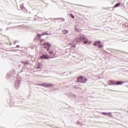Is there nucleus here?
Returning a JSON list of instances; mask_svg holds the SVG:
<instances>
[{
	"instance_id": "obj_1",
	"label": "nucleus",
	"mask_w": 128,
	"mask_h": 128,
	"mask_svg": "<svg viewBox=\"0 0 128 128\" xmlns=\"http://www.w3.org/2000/svg\"><path fill=\"white\" fill-rule=\"evenodd\" d=\"M82 42H84V44H88V38H86V37L84 35H82L80 36H78L68 44L69 46H72V48H76V44Z\"/></svg>"
},
{
	"instance_id": "obj_2",
	"label": "nucleus",
	"mask_w": 128,
	"mask_h": 128,
	"mask_svg": "<svg viewBox=\"0 0 128 128\" xmlns=\"http://www.w3.org/2000/svg\"><path fill=\"white\" fill-rule=\"evenodd\" d=\"M14 72H15L14 71V70H12V72L8 73L6 76L8 80H14V78L18 76V74Z\"/></svg>"
},
{
	"instance_id": "obj_3",
	"label": "nucleus",
	"mask_w": 128,
	"mask_h": 128,
	"mask_svg": "<svg viewBox=\"0 0 128 128\" xmlns=\"http://www.w3.org/2000/svg\"><path fill=\"white\" fill-rule=\"evenodd\" d=\"M42 46H44V48H46L48 52L50 51V46H52V45L48 42L43 43Z\"/></svg>"
},
{
	"instance_id": "obj_4",
	"label": "nucleus",
	"mask_w": 128,
	"mask_h": 128,
	"mask_svg": "<svg viewBox=\"0 0 128 128\" xmlns=\"http://www.w3.org/2000/svg\"><path fill=\"white\" fill-rule=\"evenodd\" d=\"M94 46H98V48H102V42L100 41H96L94 43Z\"/></svg>"
},
{
	"instance_id": "obj_5",
	"label": "nucleus",
	"mask_w": 128,
	"mask_h": 128,
	"mask_svg": "<svg viewBox=\"0 0 128 128\" xmlns=\"http://www.w3.org/2000/svg\"><path fill=\"white\" fill-rule=\"evenodd\" d=\"M52 36L51 34H48L46 32H44L43 34H37V36H38V38H40L41 36Z\"/></svg>"
},
{
	"instance_id": "obj_6",
	"label": "nucleus",
	"mask_w": 128,
	"mask_h": 128,
	"mask_svg": "<svg viewBox=\"0 0 128 128\" xmlns=\"http://www.w3.org/2000/svg\"><path fill=\"white\" fill-rule=\"evenodd\" d=\"M20 80H17L15 82L14 88L16 90H18V88H20Z\"/></svg>"
},
{
	"instance_id": "obj_7",
	"label": "nucleus",
	"mask_w": 128,
	"mask_h": 128,
	"mask_svg": "<svg viewBox=\"0 0 128 128\" xmlns=\"http://www.w3.org/2000/svg\"><path fill=\"white\" fill-rule=\"evenodd\" d=\"M42 86H44L45 88H48L50 86L51 88H52L54 86V85L53 84H48V83H43L42 84Z\"/></svg>"
},
{
	"instance_id": "obj_8",
	"label": "nucleus",
	"mask_w": 128,
	"mask_h": 128,
	"mask_svg": "<svg viewBox=\"0 0 128 128\" xmlns=\"http://www.w3.org/2000/svg\"><path fill=\"white\" fill-rule=\"evenodd\" d=\"M40 58L42 60H50V58H48V56H46L44 54H42L40 56Z\"/></svg>"
},
{
	"instance_id": "obj_9",
	"label": "nucleus",
	"mask_w": 128,
	"mask_h": 128,
	"mask_svg": "<svg viewBox=\"0 0 128 128\" xmlns=\"http://www.w3.org/2000/svg\"><path fill=\"white\" fill-rule=\"evenodd\" d=\"M108 86H116V81L114 80H110L108 81Z\"/></svg>"
},
{
	"instance_id": "obj_10",
	"label": "nucleus",
	"mask_w": 128,
	"mask_h": 128,
	"mask_svg": "<svg viewBox=\"0 0 128 128\" xmlns=\"http://www.w3.org/2000/svg\"><path fill=\"white\" fill-rule=\"evenodd\" d=\"M122 84H124V82H120V81H117V82L115 81V86H120Z\"/></svg>"
},
{
	"instance_id": "obj_11",
	"label": "nucleus",
	"mask_w": 128,
	"mask_h": 128,
	"mask_svg": "<svg viewBox=\"0 0 128 128\" xmlns=\"http://www.w3.org/2000/svg\"><path fill=\"white\" fill-rule=\"evenodd\" d=\"M68 98H76V96L74 94H72L70 93H69L68 94Z\"/></svg>"
},
{
	"instance_id": "obj_12",
	"label": "nucleus",
	"mask_w": 128,
	"mask_h": 128,
	"mask_svg": "<svg viewBox=\"0 0 128 128\" xmlns=\"http://www.w3.org/2000/svg\"><path fill=\"white\" fill-rule=\"evenodd\" d=\"M78 82H80V84H82V82H84V81L82 80V76L80 77H78L77 78Z\"/></svg>"
},
{
	"instance_id": "obj_13",
	"label": "nucleus",
	"mask_w": 128,
	"mask_h": 128,
	"mask_svg": "<svg viewBox=\"0 0 128 128\" xmlns=\"http://www.w3.org/2000/svg\"><path fill=\"white\" fill-rule=\"evenodd\" d=\"M82 82H82V84H86V80H88V78H84V76H82Z\"/></svg>"
},
{
	"instance_id": "obj_14",
	"label": "nucleus",
	"mask_w": 128,
	"mask_h": 128,
	"mask_svg": "<svg viewBox=\"0 0 128 128\" xmlns=\"http://www.w3.org/2000/svg\"><path fill=\"white\" fill-rule=\"evenodd\" d=\"M62 32L63 34H68V30H62Z\"/></svg>"
},
{
	"instance_id": "obj_15",
	"label": "nucleus",
	"mask_w": 128,
	"mask_h": 128,
	"mask_svg": "<svg viewBox=\"0 0 128 128\" xmlns=\"http://www.w3.org/2000/svg\"><path fill=\"white\" fill-rule=\"evenodd\" d=\"M120 6V2H118V3L116 4L114 6V8H118V6Z\"/></svg>"
},
{
	"instance_id": "obj_16",
	"label": "nucleus",
	"mask_w": 128,
	"mask_h": 128,
	"mask_svg": "<svg viewBox=\"0 0 128 128\" xmlns=\"http://www.w3.org/2000/svg\"><path fill=\"white\" fill-rule=\"evenodd\" d=\"M64 38L65 40H68V42H70V39L68 38V36H65Z\"/></svg>"
},
{
	"instance_id": "obj_17",
	"label": "nucleus",
	"mask_w": 128,
	"mask_h": 128,
	"mask_svg": "<svg viewBox=\"0 0 128 128\" xmlns=\"http://www.w3.org/2000/svg\"><path fill=\"white\" fill-rule=\"evenodd\" d=\"M107 114L108 116H112V112H107Z\"/></svg>"
},
{
	"instance_id": "obj_18",
	"label": "nucleus",
	"mask_w": 128,
	"mask_h": 128,
	"mask_svg": "<svg viewBox=\"0 0 128 128\" xmlns=\"http://www.w3.org/2000/svg\"><path fill=\"white\" fill-rule=\"evenodd\" d=\"M48 54H50V55L54 54V52H52V50H50V51H48Z\"/></svg>"
},
{
	"instance_id": "obj_19",
	"label": "nucleus",
	"mask_w": 128,
	"mask_h": 128,
	"mask_svg": "<svg viewBox=\"0 0 128 128\" xmlns=\"http://www.w3.org/2000/svg\"><path fill=\"white\" fill-rule=\"evenodd\" d=\"M100 113L101 114H102L103 116H106V114H108V112H102Z\"/></svg>"
},
{
	"instance_id": "obj_20",
	"label": "nucleus",
	"mask_w": 128,
	"mask_h": 128,
	"mask_svg": "<svg viewBox=\"0 0 128 128\" xmlns=\"http://www.w3.org/2000/svg\"><path fill=\"white\" fill-rule=\"evenodd\" d=\"M70 16H71L72 18H74V16L72 14H70Z\"/></svg>"
},
{
	"instance_id": "obj_21",
	"label": "nucleus",
	"mask_w": 128,
	"mask_h": 128,
	"mask_svg": "<svg viewBox=\"0 0 128 128\" xmlns=\"http://www.w3.org/2000/svg\"><path fill=\"white\" fill-rule=\"evenodd\" d=\"M28 63L26 62V64H24V66H28Z\"/></svg>"
},
{
	"instance_id": "obj_22",
	"label": "nucleus",
	"mask_w": 128,
	"mask_h": 128,
	"mask_svg": "<svg viewBox=\"0 0 128 128\" xmlns=\"http://www.w3.org/2000/svg\"><path fill=\"white\" fill-rule=\"evenodd\" d=\"M36 68H37V70H38V68H40V66H38L36 67Z\"/></svg>"
},
{
	"instance_id": "obj_23",
	"label": "nucleus",
	"mask_w": 128,
	"mask_h": 128,
	"mask_svg": "<svg viewBox=\"0 0 128 128\" xmlns=\"http://www.w3.org/2000/svg\"><path fill=\"white\" fill-rule=\"evenodd\" d=\"M36 86H42V84H36Z\"/></svg>"
},
{
	"instance_id": "obj_24",
	"label": "nucleus",
	"mask_w": 128,
	"mask_h": 128,
	"mask_svg": "<svg viewBox=\"0 0 128 128\" xmlns=\"http://www.w3.org/2000/svg\"><path fill=\"white\" fill-rule=\"evenodd\" d=\"M20 8H24V6H20Z\"/></svg>"
},
{
	"instance_id": "obj_25",
	"label": "nucleus",
	"mask_w": 128,
	"mask_h": 128,
	"mask_svg": "<svg viewBox=\"0 0 128 128\" xmlns=\"http://www.w3.org/2000/svg\"><path fill=\"white\" fill-rule=\"evenodd\" d=\"M12 102H13L12 100L10 101V104H12Z\"/></svg>"
},
{
	"instance_id": "obj_26",
	"label": "nucleus",
	"mask_w": 128,
	"mask_h": 128,
	"mask_svg": "<svg viewBox=\"0 0 128 128\" xmlns=\"http://www.w3.org/2000/svg\"><path fill=\"white\" fill-rule=\"evenodd\" d=\"M61 20H62L63 22H66V20L64 18H60Z\"/></svg>"
},
{
	"instance_id": "obj_27",
	"label": "nucleus",
	"mask_w": 128,
	"mask_h": 128,
	"mask_svg": "<svg viewBox=\"0 0 128 128\" xmlns=\"http://www.w3.org/2000/svg\"><path fill=\"white\" fill-rule=\"evenodd\" d=\"M16 48H20V45H17V46H16Z\"/></svg>"
},
{
	"instance_id": "obj_28",
	"label": "nucleus",
	"mask_w": 128,
	"mask_h": 128,
	"mask_svg": "<svg viewBox=\"0 0 128 128\" xmlns=\"http://www.w3.org/2000/svg\"><path fill=\"white\" fill-rule=\"evenodd\" d=\"M54 20H60V18H54Z\"/></svg>"
},
{
	"instance_id": "obj_29",
	"label": "nucleus",
	"mask_w": 128,
	"mask_h": 128,
	"mask_svg": "<svg viewBox=\"0 0 128 128\" xmlns=\"http://www.w3.org/2000/svg\"><path fill=\"white\" fill-rule=\"evenodd\" d=\"M74 88H76V86H74Z\"/></svg>"
},
{
	"instance_id": "obj_30",
	"label": "nucleus",
	"mask_w": 128,
	"mask_h": 128,
	"mask_svg": "<svg viewBox=\"0 0 128 128\" xmlns=\"http://www.w3.org/2000/svg\"><path fill=\"white\" fill-rule=\"evenodd\" d=\"M79 6H82V5H79Z\"/></svg>"
},
{
	"instance_id": "obj_31",
	"label": "nucleus",
	"mask_w": 128,
	"mask_h": 128,
	"mask_svg": "<svg viewBox=\"0 0 128 128\" xmlns=\"http://www.w3.org/2000/svg\"><path fill=\"white\" fill-rule=\"evenodd\" d=\"M16 42H14V44H16Z\"/></svg>"
},
{
	"instance_id": "obj_32",
	"label": "nucleus",
	"mask_w": 128,
	"mask_h": 128,
	"mask_svg": "<svg viewBox=\"0 0 128 128\" xmlns=\"http://www.w3.org/2000/svg\"><path fill=\"white\" fill-rule=\"evenodd\" d=\"M88 8H92V7H90V6H89Z\"/></svg>"
},
{
	"instance_id": "obj_33",
	"label": "nucleus",
	"mask_w": 128,
	"mask_h": 128,
	"mask_svg": "<svg viewBox=\"0 0 128 128\" xmlns=\"http://www.w3.org/2000/svg\"><path fill=\"white\" fill-rule=\"evenodd\" d=\"M23 64H24V62H22Z\"/></svg>"
},
{
	"instance_id": "obj_34",
	"label": "nucleus",
	"mask_w": 128,
	"mask_h": 128,
	"mask_svg": "<svg viewBox=\"0 0 128 128\" xmlns=\"http://www.w3.org/2000/svg\"><path fill=\"white\" fill-rule=\"evenodd\" d=\"M38 64H40V63H38Z\"/></svg>"
}]
</instances>
